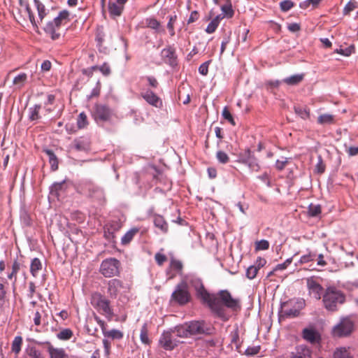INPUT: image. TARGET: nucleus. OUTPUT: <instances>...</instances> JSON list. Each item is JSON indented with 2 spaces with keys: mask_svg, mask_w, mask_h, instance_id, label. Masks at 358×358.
I'll list each match as a JSON object with an SVG mask.
<instances>
[{
  "mask_svg": "<svg viewBox=\"0 0 358 358\" xmlns=\"http://www.w3.org/2000/svg\"><path fill=\"white\" fill-rule=\"evenodd\" d=\"M185 283H189L193 287L196 292V295L203 303H206L214 313L222 314V308L220 301L215 295L209 294L203 285L201 280L194 275L186 277Z\"/></svg>",
  "mask_w": 358,
  "mask_h": 358,
  "instance_id": "obj_1",
  "label": "nucleus"
},
{
  "mask_svg": "<svg viewBox=\"0 0 358 358\" xmlns=\"http://www.w3.org/2000/svg\"><path fill=\"white\" fill-rule=\"evenodd\" d=\"M345 301V294L334 287H329L323 295L324 306L329 311L336 310L338 306L343 304Z\"/></svg>",
  "mask_w": 358,
  "mask_h": 358,
  "instance_id": "obj_2",
  "label": "nucleus"
},
{
  "mask_svg": "<svg viewBox=\"0 0 358 358\" xmlns=\"http://www.w3.org/2000/svg\"><path fill=\"white\" fill-rule=\"evenodd\" d=\"M91 303L96 310L105 316L108 321H111L115 315L110 301L100 293L92 295Z\"/></svg>",
  "mask_w": 358,
  "mask_h": 358,
  "instance_id": "obj_3",
  "label": "nucleus"
},
{
  "mask_svg": "<svg viewBox=\"0 0 358 358\" xmlns=\"http://www.w3.org/2000/svg\"><path fill=\"white\" fill-rule=\"evenodd\" d=\"M305 306L303 299L289 300L284 302L280 306V316L286 318H294L299 315L300 311Z\"/></svg>",
  "mask_w": 358,
  "mask_h": 358,
  "instance_id": "obj_4",
  "label": "nucleus"
},
{
  "mask_svg": "<svg viewBox=\"0 0 358 358\" xmlns=\"http://www.w3.org/2000/svg\"><path fill=\"white\" fill-rule=\"evenodd\" d=\"M35 7L38 12V19L36 20L34 15L27 3H24L20 0V5L23 7L24 12L27 15L31 23L35 27H38V24L42 22L43 18L48 13V10H46L45 6L39 1V0H34Z\"/></svg>",
  "mask_w": 358,
  "mask_h": 358,
  "instance_id": "obj_5",
  "label": "nucleus"
},
{
  "mask_svg": "<svg viewBox=\"0 0 358 358\" xmlns=\"http://www.w3.org/2000/svg\"><path fill=\"white\" fill-rule=\"evenodd\" d=\"M120 262L115 258H108L102 261L99 272L105 278L117 276L120 273Z\"/></svg>",
  "mask_w": 358,
  "mask_h": 358,
  "instance_id": "obj_6",
  "label": "nucleus"
},
{
  "mask_svg": "<svg viewBox=\"0 0 358 358\" xmlns=\"http://www.w3.org/2000/svg\"><path fill=\"white\" fill-rule=\"evenodd\" d=\"M179 343L180 341L171 329L163 331L159 339V345L166 350H173Z\"/></svg>",
  "mask_w": 358,
  "mask_h": 358,
  "instance_id": "obj_7",
  "label": "nucleus"
},
{
  "mask_svg": "<svg viewBox=\"0 0 358 358\" xmlns=\"http://www.w3.org/2000/svg\"><path fill=\"white\" fill-rule=\"evenodd\" d=\"M237 162L247 166L251 171L257 172L260 169L258 160L250 150L240 154Z\"/></svg>",
  "mask_w": 358,
  "mask_h": 358,
  "instance_id": "obj_8",
  "label": "nucleus"
},
{
  "mask_svg": "<svg viewBox=\"0 0 358 358\" xmlns=\"http://www.w3.org/2000/svg\"><path fill=\"white\" fill-rule=\"evenodd\" d=\"M215 297L220 301L222 308V314H218L215 313L217 315L222 317L224 315V308L223 305L227 306L229 308H231L234 310H236L240 308L239 301L237 299L232 298L231 294L227 291H221L220 292V297Z\"/></svg>",
  "mask_w": 358,
  "mask_h": 358,
  "instance_id": "obj_9",
  "label": "nucleus"
},
{
  "mask_svg": "<svg viewBox=\"0 0 358 358\" xmlns=\"http://www.w3.org/2000/svg\"><path fill=\"white\" fill-rule=\"evenodd\" d=\"M127 287L119 279H112L107 282V293L112 299L117 298L127 291Z\"/></svg>",
  "mask_w": 358,
  "mask_h": 358,
  "instance_id": "obj_10",
  "label": "nucleus"
},
{
  "mask_svg": "<svg viewBox=\"0 0 358 358\" xmlns=\"http://www.w3.org/2000/svg\"><path fill=\"white\" fill-rule=\"evenodd\" d=\"M172 299L180 305L185 304L189 300V294L187 291V285L185 282L177 285L171 295Z\"/></svg>",
  "mask_w": 358,
  "mask_h": 358,
  "instance_id": "obj_11",
  "label": "nucleus"
},
{
  "mask_svg": "<svg viewBox=\"0 0 358 358\" xmlns=\"http://www.w3.org/2000/svg\"><path fill=\"white\" fill-rule=\"evenodd\" d=\"M352 329V322L349 319L345 318L334 327L333 333L335 336L341 337L349 335Z\"/></svg>",
  "mask_w": 358,
  "mask_h": 358,
  "instance_id": "obj_12",
  "label": "nucleus"
},
{
  "mask_svg": "<svg viewBox=\"0 0 358 358\" xmlns=\"http://www.w3.org/2000/svg\"><path fill=\"white\" fill-rule=\"evenodd\" d=\"M94 320L101 329L102 334L106 338H110L112 339H121L123 337L122 331L117 329L107 330L106 322L101 320L99 316L94 315Z\"/></svg>",
  "mask_w": 358,
  "mask_h": 358,
  "instance_id": "obj_13",
  "label": "nucleus"
},
{
  "mask_svg": "<svg viewBox=\"0 0 358 358\" xmlns=\"http://www.w3.org/2000/svg\"><path fill=\"white\" fill-rule=\"evenodd\" d=\"M113 113L110 108L103 105H96L94 111V117L96 121H109Z\"/></svg>",
  "mask_w": 358,
  "mask_h": 358,
  "instance_id": "obj_14",
  "label": "nucleus"
},
{
  "mask_svg": "<svg viewBox=\"0 0 358 358\" xmlns=\"http://www.w3.org/2000/svg\"><path fill=\"white\" fill-rule=\"evenodd\" d=\"M142 98L150 105L160 108L162 107V99L152 90L147 89L141 92Z\"/></svg>",
  "mask_w": 358,
  "mask_h": 358,
  "instance_id": "obj_15",
  "label": "nucleus"
},
{
  "mask_svg": "<svg viewBox=\"0 0 358 358\" xmlns=\"http://www.w3.org/2000/svg\"><path fill=\"white\" fill-rule=\"evenodd\" d=\"M162 57L164 62L171 66L176 65V55L175 49L171 46L164 48L161 52Z\"/></svg>",
  "mask_w": 358,
  "mask_h": 358,
  "instance_id": "obj_16",
  "label": "nucleus"
},
{
  "mask_svg": "<svg viewBox=\"0 0 358 358\" xmlns=\"http://www.w3.org/2000/svg\"><path fill=\"white\" fill-rule=\"evenodd\" d=\"M307 287L309 292L316 299H320L322 294V287L313 278L307 279Z\"/></svg>",
  "mask_w": 358,
  "mask_h": 358,
  "instance_id": "obj_17",
  "label": "nucleus"
},
{
  "mask_svg": "<svg viewBox=\"0 0 358 358\" xmlns=\"http://www.w3.org/2000/svg\"><path fill=\"white\" fill-rule=\"evenodd\" d=\"M190 336L201 334H208V329L205 327L203 322L192 321L187 323Z\"/></svg>",
  "mask_w": 358,
  "mask_h": 358,
  "instance_id": "obj_18",
  "label": "nucleus"
},
{
  "mask_svg": "<svg viewBox=\"0 0 358 358\" xmlns=\"http://www.w3.org/2000/svg\"><path fill=\"white\" fill-rule=\"evenodd\" d=\"M291 358H312V350L306 345H298L292 352Z\"/></svg>",
  "mask_w": 358,
  "mask_h": 358,
  "instance_id": "obj_19",
  "label": "nucleus"
},
{
  "mask_svg": "<svg viewBox=\"0 0 358 358\" xmlns=\"http://www.w3.org/2000/svg\"><path fill=\"white\" fill-rule=\"evenodd\" d=\"M67 189V184L65 180L59 182H55L50 187V194L57 197H59Z\"/></svg>",
  "mask_w": 358,
  "mask_h": 358,
  "instance_id": "obj_20",
  "label": "nucleus"
},
{
  "mask_svg": "<svg viewBox=\"0 0 358 358\" xmlns=\"http://www.w3.org/2000/svg\"><path fill=\"white\" fill-rule=\"evenodd\" d=\"M153 223L155 227L159 229L160 233L166 234L168 232V223L162 215H155Z\"/></svg>",
  "mask_w": 358,
  "mask_h": 358,
  "instance_id": "obj_21",
  "label": "nucleus"
},
{
  "mask_svg": "<svg viewBox=\"0 0 358 358\" xmlns=\"http://www.w3.org/2000/svg\"><path fill=\"white\" fill-rule=\"evenodd\" d=\"M59 28V27L56 26V24L54 23L52 20L46 24L45 27H44V31L45 33L50 35V37L52 40H56L60 36V34L57 32Z\"/></svg>",
  "mask_w": 358,
  "mask_h": 358,
  "instance_id": "obj_22",
  "label": "nucleus"
},
{
  "mask_svg": "<svg viewBox=\"0 0 358 358\" xmlns=\"http://www.w3.org/2000/svg\"><path fill=\"white\" fill-rule=\"evenodd\" d=\"M56 26L60 27L62 25L67 24L70 21V13L67 10H63L59 15L53 19Z\"/></svg>",
  "mask_w": 358,
  "mask_h": 358,
  "instance_id": "obj_23",
  "label": "nucleus"
},
{
  "mask_svg": "<svg viewBox=\"0 0 358 358\" xmlns=\"http://www.w3.org/2000/svg\"><path fill=\"white\" fill-rule=\"evenodd\" d=\"M73 147L78 151H87L90 150V141L83 137L76 138L73 141Z\"/></svg>",
  "mask_w": 358,
  "mask_h": 358,
  "instance_id": "obj_24",
  "label": "nucleus"
},
{
  "mask_svg": "<svg viewBox=\"0 0 358 358\" xmlns=\"http://www.w3.org/2000/svg\"><path fill=\"white\" fill-rule=\"evenodd\" d=\"M171 329L176 336V337L187 338L190 336L187 323L176 326L174 328H171Z\"/></svg>",
  "mask_w": 358,
  "mask_h": 358,
  "instance_id": "obj_25",
  "label": "nucleus"
},
{
  "mask_svg": "<svg viewBox=\"0 0 358 358\" xmlns=\"http://www.w3.org/2000/svg\"><path fill=\"white\" fill-rule=\"evenodd\" d=\"M303 337L307 341L314 343L319 341L320 335L313 329H304L303 331Z\"/></svg>",
  "mask_w": 358,
  "mask_h": 358,
  "instance_id": "obj_26",
  "label": "nucleus"
},
{
  "mask_svg": "<svg viewBox=\"0 0 358 358\" xmlns=\"http://www.w3.org/2000/svg\"><path fill=\"white\" fill-rule=\"evenodd\" d=\"M42 268L43 264L38 258L35 257L31 259L30 264V273L33 277H38L39 272L42 270Z\"/></svg>",
  "mask_w": 358,
  "mask_h": 358,
  "instance_id": "obj_27",
  "label": "nucleus"
},
{
  "mask_svg": "<svg viewBox=\"0 0 358 358\" xmlns=\"http://www.w3.org/2000/svg\"><path fill=\"white\" fill-rule=\"evenodd\" d=\"M24 353L25 356L22 358H44L42 352L34 346H27Z\"/></svg>",
  "mask_w": 358,
  "mask_h": 358,
  "instance_id": "obj_28",
  "label": "nucleus"
},
{
  "mask_svg": "<svg viewBox=\"0 0 358 358\" xmlns=\"http://www.w3.org/2000/svg\"><path fill=\"white\" fill-rule=\"evenodd\" d=\"M48 350L50 358H69L64 350L62 348H55L50 345Z\"/></svg>",
  "mask_w": 358,
  "mask_h": 358,
  "instance_id": "obj_29",
  "label": "nucleus"
},
{
  "mask_svg": "<svg viewBox=\"0 0 358 358\" xmlns=\"http://www.w3.org/2000/svg\"><path fill=\"white\" fill-rule=\"evenodd\" d=\"M303 73L295 74L284 78L282 82L288 85H296L303 80Z\"/></svg>",
  "mask_w": 358,
  "mask_h": 358,
  "instance_id": "obj_30",
  "label": "nucleus"
},
{
  "mask_svg": "<svg viewBox=\"0 0 358 358\" xmlns=\"http://www.w3.org/2000/svg\"><path fill=\"white\" fill-rule=\"evenodd\" d=\"M317 123L322 125L333 124L335 123V116L329 113L322 114L317 117Z\"/></svg>",
  "mask_w": 358,
  "mask_h": 358,
  "instance_id": "obj_31",
  "label": "nucleus"
},
{
  "mask_svg": "<svg viewBox=\"0 0 358 358\" xmlns=\"http://www.w3.org/2000/svg\"><path fill=\"white\" fill-rule=\"evenodd\" d=\"M333 358H353V357L346 348L341 347L335 350Z\"/></svg>",
  "mask_w": 358,
  "mask_h": 358,
  "instance_id": "obj_32",
  "label": "nucleus"
},
{
  "mask_svg": "<svg viewBox=\"0 0 358 358\" xmlns=\"http://www.w3.org/2000/svg\"><path fill=\"white\" fill-rule=\"evenodd\" d=\"M124 7L116 1L110 3H109V13L111 15L120 16L123 11Z\"/></svg>",
  "mask_w": 358,
  "mask_h": 358,
  "instance_id": "obj_33",
  "label": "nucleus"
},
{
  "mask_svg": "<svg viewBox=\"0 0 358 358\" xmlns=\"http://www.w3.org/2000/svg\"><path fill=\"white\" fill-rule=\"evenodd\" d=\"M140 339L142 343L150 345V340L148 336V329L147 323H144L141 329Z\"/></svg>",
  "mask_w": 358,
  "mask_h": 358,
  "instance_id": "obj_34",
  "label": "nucleus"
},
{
  "mask_svg": "<svg viewBox=\"0 0 358 358\" xmlns=\"http://www.w3.org/2000/svg\"><path fill=\"white\" fill-rule=\"evenodd\" d=\"M222 19L221 15L216 16L211 22L208 24L206 31L208 34L213 33L219 25L220 20Z\"/></svg>",
  "mask_w": 358,
  "mask_h": 358,
  "instance_id": "obj_35",
  "label": "nucleus"
},
{
  "mask_svg": "<svg viewBox=\"0 0 358 358\" xmlns=\"http://www.w3.org/2000/svg\"><path fill=\"white\" fill-rule=\"evenodd\" d=\"M22 344V338L20 336H15L13 341L11 349L12 351L17 355L21 350V346Z\"/></svg>",
  "mask_w": 358,
  "mask_h": 358,
  "instance_id": "obj_36",
  "label": "nucleus"
},
{
  "mask_svg": "<svg viewBox=\"0 0 358 358\" xmlns=\"http://www.w3.org/2000/svg\"><path fill=\"white\" fill-rule=\"evenodd\" d=\"M72 336L73 331L70 329H64L57 334V338L62 341L69 340Z\"/></svg>",
  "mask_w": 358,
  "mask_h": 358,
  "instance_id": "obj_37",
  "label": "nucleus"
},
{
  "mask_svg": "<svg viewBox=\"0 0 358 358\" xmlns=\"http://www.w3.org/2000/svg\"><path fill=\"white\" fill-rule=\"evenodd\" d=\"M45 153L48 156L49 162L51 164L52 169L55 171L58 168L57 159L54 152L50 150H46Z\"/></svg>",
  "mask_w": 358,
  "mask_h": 358,
  "instance_id": "obj_38",
  "label": "nucleus"
},
{
  "mask_svg": "<svg viewBox=\"0 0 358 358\" xmlns=\"http://www.w3.org/2000/svg\"><path fill=\"white\" fill-rule=\"evenodd\" d=\"M146 26L156 31H160V23L155 18L150 17L145 20Z\"/></svg>",
  "mask_w": 358,
  "mask_h": 358,
  "instance_id": "obj_39",
  "label": "nucleus"
},
{
  "mask_svg": "<svg viewBox=\"0 0 358 358\" xmlns=\"http://www.w3.org/2000/svg\"><path fill=\"white\" fill-rule=\"evenodd\" d=\"M40 105H35L34 107L29 108V117L31 120H36L39 118Z\"/></svg>",
  "mask_w": 358,
  "mask_h": 358,
  "instance_id": "obj_40",
  "label": "nucleus"
},
{
  "mask_svg": "<svg viewBox=\"0 0 358 358\" xmlns=\"http://www.w3.org/2000/svg\"><path fill=\"white\" fill-rule=\"evenodd\" d=\"M294 111L303 120L308 119L310 116V112L306 107L296 106L294 108Z\"/></svg>",
  "mask_w": 358,
  "mask_h": 358,
  "instance_id": "obj_41",
  "label": "nucleus"
},
{
  "mask_svg": "<svg viewBox=\"0 0 358 358\" xmlns=\"http://www.w3.org/2000/svg\"><path fill=\"white\" fill-rule=\"evenodd\" d=\"M27 78V76L26 73H20L14 78L13 83L18 87H21L24 85Z\"/></svg>",
  "mask_w": 358,
  "mask_h": 358,
  "instance_id": "obj_42",
  "label": "nucleus"
},
{
  "mask_svg": "<svg viewBox=\"0 0 358 358\" xmlns=\"http://www.w3.org/2000/svg\"><path fill=\"white\" fill-rule=\"evenodd\" d=\"M138 232L137 229H132L127 231L122 238V243L125 245L129 243L133 238L134 236Z\"/></svg>",
  "mask_w": 358,
  "mask_h": 358,
  "instance_id": "obj_43",
  "label": "nucleus"
},
{
  "mask_svg": "<svg viewBox=\"0 0 358 358\" xmlns=\"http://www.w3.org/2000/svg\"><path fill=\"white\" fill-rule=\"evenodd\" d=\"M358 3L355 0H350L343 8V15H349L350 13L357 8Z\"/></svg>",
  "mask_w": 358,
  "mask_h": 358,
  "instance_id": "obj_44",
  "label": "nucleus"
},
{
  "mask_svg": "<svg viewBox=\"0 0 358 358\" xmlns=\"http://www.w3.org/2000/svg\"><path fill=\"white\" fill-rule=\"evenodd\" d=\"M221 9L223 14V16H222V18L224 17H231L233 16L234 10L232 9L231 3H226L225 5L222 6Z\"/></svg>",
  "mask_w": 358,
  "mask_h": 358,
  "instance_id": "obj_45",
  "label": "nucleus"
},
{
  "mask_svg": "<svg viewBox=\"0 0 358 358\" xmlns=\"http://www.w3.org/2000/svg\"><path fill=\"white\" fill-rule=\"evenodd\" d=\"M321 213V206L319 204H310L308 206V214L311 217H315L320 214Z\"/></svg>",
  "mask_w": 358,
  "mask_h": 358,
  "instance_id": "obj_46",
  "label": "nucleus"
},
{
  "mask_svg": "<svg viewBox=\"0 0 358 358\" xmlns=\"http://www.w3.org/2000/svg\"><path fill=\"white\" fill-rule=\"evenodd\" d=\"M315 257H316V255L315 253L309 252L308 254L302 255L300 257L298 263L299 264L308 263L310 262L313 261L315 259Z\"/></svg>",
  "mask_w": 358,
  "mask_h": 358,
  "instance_id": "obj_47",
  "label": "nucleus"
},
{
  "mask_svg": "<svg viewBox=\"0 0 358 358\" xmlns=\"http://www.w3.org/2000/svg\"><path fill=\"white\" fill-rule=\"evenodd\" d=\"M355 51V46L353 45H350L349 47L343 49V48H338L335 50V52L342 55L345 57H348L351 55Z\"/></svg>",
  "mask_w": 358,
  "mask_h": 358,
  "instance_id": "obj_48",
  "label": "nucleus"
},
{
  "mask_svg": "<svg viewBox=\"0 0 358 358\" xmlns=\"http://www.w3.org/2000/svg\"><path fill=\"white\" fill-rule=\"evenodd\" d=\"M77 124L79 129H83L87 126V115L84 113H80L79 114L77 120Z\"/></svg>",
  "mask_w": 358,
  "mask_h": 358,
  "instance_id": "obj_49",
  "label": "nucleus"
},
{
  "mask_svg": "<svg viewBox=\"0 0 358 358\" xmlns=\"http://www.w3.org/2000/svg\"><path fill=\"white\" fill-rule=\"evenodd\" d=\"M294 5V2L291 0H283L280 3V8L282 11L287 12Z\"/></svg>",
  "mask_w": 358,
  "mask_h": 358,
  "instance_id": "obj_50",
  "label": "nucleus"
},
{
  "mask_svg": "<svg viewBox=\"0 0 358 358\" xmlns=\"http://www.w3.org/2000/svg\"><path fill=\"white\" fill-rule=\"evenodd\" d=\"M258 271L259 269L252 265L249 266L246 270V277L250 280H252L256 277Z\"/></svg>",
  "mask_w": 358,
  "mask_h": 358,
  "instance_id": "obj_51",
  "label": "nucleus"
},
{
  "mask_svg": "<svg viewBox=\"0 0 358 358\" xmlns=\"http://www.w3.org/2000/svg\"><path fill=\"white\" fill-rule=\"evenodd\" d=\"M176 20V15L170 16L167 23V29H169V32L171 36H173L175 35L174 22Z\"/></svg>",
  "mask_w": 358,
  "mask_h": 358,
  "instance_id": "obj_52",
  "label": "nucleus"
},
{
  "mask_svg": "<svg viewBox=\"0 0 358 358\" xmlns=\"http://www.w3.org/2000/svg\"><path fill=\"white\" fill-rule=\"evenodd\" d=\"M216 157L217 160L222 164H226L229 160L227 154L221 150L217 152Z\"/></svg>",
  "mask_w": 358,
  "mask_h": 358,
  "instance_id": "obj_53",
  "label": "nucleus"
},
{
  "mask_svg": "<svg viewBox=\"0 0 358 358\" xmlns=\"http://www.w3.org/2000/svg\"><path fill=\"white\" fill-rule=\"evenodd\" d=\"M222 115L225 120H228L232 125L236 124L231 114L230 113L229 110H228L227 107L224 108L222 113Z\"/></svg>",
  "mask_w": 358,
  "mask_h": 358,
  "instance_id": "obj_54",
  "label": "nucleus"
},
{
  "mask_svg": "<svg viewBox=\"0 0 358 358\" xmlns=\"http://www.w3.org/2000/svg\"><path fill=\"white\" fill-rule=\"evenodd\" d=\"M6 291L2 283L0 282V307H3L6 303Z\"/></svg>",
  "mask_w": 358,
  "mask_h": 358,
  "instance_id": "obj_55",
  "label": "nucleus"
},
{
  "mask_svg": "<svg viewBox=\"0 0 358 358\" xmlns=\"http://www.w3.org/2000/svg\"><path fill=\"white\" fill-rule=\"evenodd\" d=\"M292 262V257L288 258L283 263L277 264L273 271H279V270H284V269L287 268L289 265H290Z\"/></svg>",
  "mask_w": 358,
  "mask_h": 358,
  "instance_id": "obj_56",
  "label": "nucleus"
},
{
  "mask_svg": "<svg viewBox=\"0 0 358 358\" xmlns=\"http://www.w3.org/2000/svg\"><path fill=\"white\" fill-rule=\"evenodd\" d=\"M230 34L231 33H228V34H226L222 43H221V47H220V55H222L223 52H224L225 49H226V47H227V45L229 43L230 41Z\"/></svg>",
  "mask_w": 358,
  "mask_h": 358,
  "instance_id": "obj_57",
  "label": "nucleus"
},
{
  "mask_svg": "<svg viewBox=\"0 0 358 358\" xmlns=\"http://www.w3.org/2000/svg\"><path fill=\"white\" fill-rule=\"evenodd\" d=\"M269 248V243L266 240H261L256 243V249L257 250H267Z\"/></svg>",
  "mask_w": 358,
  "mask_h": 358,
  "instance_id": "obj_58",
  "label": "nucleus"
},
{
  "mask_svg": "<svg viewBox=\"0 0 358 358\" xmlns=\"http://www.w3.org/2000/svg\"><path fill=\"white\" fill-rule=\"evenodd\" d=\"M210 61H207L202 64L200 65L199 67V72L203 76H206L208 73V66L210 64Z\"/></svg>",
  "mask_w": 358,
  "mask_h": 358,
  "instance_id": "obj_59",
  "label": "nucleus"
},
{
  "mask_svg": "<svg viewBox=\"0 0 358 358\" xmlns=\"http://www.w3.org/2000/svg\"><path fill=\"white\" fill-rule=\"evenodd\" d=\"M287 163V159L286 157H282L280 159H278L275 162V167L278 170H282Z\"/></svg>",
  "mask_w": 358,
  "mask_h": 358,
  "instance_id": "obj_60",
  "label": "nucleus"
},
{
  "mask_svg": "<svg viewBox=\"0 0 358 358\" xmlns=\"http://www.w3.org/2000/svg\"><path fill=\"white\" fill-rule=\"evenodd\" d=\"M325 166L323 164L322 159L320 156L318 157V162L315 166V170L318 173H322L324 171Z\"/></svg>",
  "mask_w": 358,
  "mask_h": 358,
  "instance_id": "obj_61",
  "label": "nucleus"
},
{
  "mask_svg": "<svg viewBox=\"0 0 358 358\" xmlns=\"http://www.w3.org/2000/svg\"><path fill=\"white\" fill-rule=\"evenodd\" d=\"M155 258L157 263L159 266L162 265L167 259L166 255H164V254L159 253V252H158L155 255Z\"/></svg>",
  "mask_w": 358,
  "mask_h": 358,
  "instance_id": "obj_62",
  "label": "nucleus"
},
{
  "mask_svg": "<svg viewBox=\"0 0 358 358\" xmlns=\"http://www.w3.org/2000/svg\"><path fill=\"white\" fill-rule=\"evenodd\" d=\"M99 69L104 76H108L110 73V68L109 65L106 63H104L101 66H100L99 67Z\"/></svg>",
  "mask_w": 358,
  "mask_h": 358,
  "instance_id": "obj_63",
  "label": "nucleus"
},
{
  "mask_svg": "<svg viewBox=\"0 0 358 358\" xmlns=\"http://www.w3.org/2000/svg\"><path fill=\"white\" fill-rule=\"evenodd\" d=\"M170 266L172 268L176 271H180L182 267V264L180 261L176 259H172L171 261Z\"/></svg>",
  "mask_w": 358,
  "mask_h": 358,
  "instance_id": "obj_64",
  "label": "nucleus"
}]
</instances>
